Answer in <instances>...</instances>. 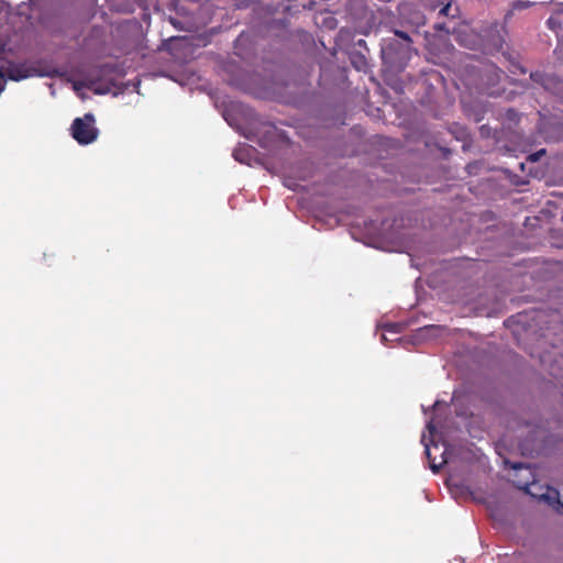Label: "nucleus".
<instances>
[{
  "mask_svg": "<svg viewBox=\"0 0 563 563\" xmlns=\"http://www.w3.org/2000/svg\"><path fill=\"white\" fill-rule=\"evenodd\" d=\"M92 113H86L82 118H76L71 124V136L80 144L88 145L96 141L98 129L95 126Z\"/></svg>",
  "mask_w": 563,
  "mask_h": 563,
  "instance_id": "nucleus-1",
  "label": "nucleus"
},
{
  "mask_svg": "<svg viewBox=\"0 0 563 563\" xmlns=\"http://www.w3.org/2000/svg\"><path fill=\"white\" fill-rule=\"evenodd\" d=\"M548 24H549V25H554V22H552V19H549V20H548Z\"/></svg>",
  "mask_w": 563,
  "mask_h": 563,
  "instance_id": "nucleus-18",
  "label": "nucleus"
},
{
  "mask_svg": "<svg viewBox=\"0 0 563 563\" xmlns=\"http://www.w3.org/2000/svg\"><path fill=\"white\" fill-rule=\"evenodd\" d=\"M431 468L434 473H437L439 471V466H437L435 464L431 463Z\"/></svg>",
  "mask_w": 563,
  "mask_h": 563,
  "instance_id": "nucleus-15",
  "label": "nucleus"
},
{
  "mask_svg": "<svg viewBox=\"0 0 563 563\" xmlns=\"http://www.w3.org/2000/svg\"><path fill=\"white\" fill-rule=\"evenodd\" d=\"M433 27H434L435 31H446V32H449V30L445 29V24L444 23H435Z\"/></svg>",
  "mask_w": 563,
  "mask_h": 563,
  "instance_id": "nucleus-11",
  "label": "nucleus"
},
{
  "mask_svg": "<svg viewBox=\"0 0 563 563\" xmlns=\"http://www.w3.org/2000/svg\"><path fill=\"white\" fill-rule=\"evenodd\" d=\"M540 498H542V499H548V500H549V499H550V496H548V495H545V494H542V495H540Z\"/></svg>",
  "mask_w": 563,
  "mask_h": 563,
  "instance_id": "nucleus-16",
  "label": "nucleus"
},
{
  "mask_svg": "<svg viewBox=\"0 0 563 563\" xmlns=\"http://www.w3.org/2000/svg\"><path fill=\"white\" fill-rule=\"evenodd\" d=\"M548 24H549V25H554V22H552V19H549V20H548Z\"/></svg>",
  "mask_w": 563,
  "mask_h": 563,
  "instance_id": "nucleus-17",
  "label": "nucleus"
},
{
  "mask_svg": "<svg viewBox=\"0 0 563 563\" xmlns=\"http://www.w3.org/2000/svg\"><path fill=\"white\" fill-rule=\"evenodd\" d=\"M486 73H487V81L486 82L488 86L497 85L500 81L501 76L505 75V73L499 67H497L496 65H493V64L487 66Z\"/></svg>",
  "mask_w": 563,
  "mask_h": 563,
  "instance_id": "nucleus-5",
  "label": "nucleus"
},
{
  "mask_svg": "<svg viewBox=\"0 0 563 563\" xmlns=\"http://www.w3.org/2000/svg\"><path fill=\"white\" fill-rule=\"evenodd\" d=\"M3 73L10 80L20 81L33 76L34 69L25 63H9Z\"/></svg>",
  "mask_w": 563,
  "mask_h": 563,
  "instance_id": "nucleus-3",
  "label": "nucleus"
},
{
  "mask_svg": "<svg viewBox=\"0 0 563 563\" xmlns=\"http://www.w3.org/2000/svg\"><path fill=\"white\" fill-rule=\"evenodd\" d=\"M543 154H545V150H543V148H542V150H540V151H538V152H536V153L531 154V155L529 156V159H530L531 162H537V161L540 158V156H541V155H543Z\"/></svg>",
  "mask_w": 563,
  "mask_h": 563,
  "instance_id": "nucleus-10",
  "label": "nucleus"
},
{
  "mask_svg": "<svg viewBox=\"0 0 563 563\" xmlns=\"http://www.w3.org/2000/svg\"><path fill=\"white\" fill-rule=\"evenodd\" d=\"M483 36L482 51L485 54H493L503 49L505 37L498 24H494L485 30Z\"/></svg>",
  "mask_w": 563,
  "mask_h": 563,
  "instance_id": "nucleus-2",
  "label": "nucleus"
},
{
  "mask_svg": "<svg viewBox=\"0 0 563 563\" xmlns=\"http://www.w3.org/2000/svg\"><path fill=\"white\" fill-rule=\"evenodd\" d=\"M518 486H519L520 488L525 489V490H526V493H528V494H531V495H532V493H531V492H530V489H529V483H528V482H526V483H523V484H519Z\"/></svg>",
  "mask_w": 563,
  "mask_h": 563,
  "instance_id": "nucleus-13",
  "label": "nucleus"
},
{
  "mask_svg": "<svg viewBox=\"0 0 563 563\" xmlns=\"http://www.w3.org/2000/svg\"><path fill=\"white\" fill-rule=\"evenodd\" d=\"M531 79L536 82H540L545 88H549L550 78L541 73H531Z\"/></svg>",
  "mask_w": 563,
  "mask_h": 563,
  "instance_id": "nucleus-7",
  "label": "nucleus"
},
{
  "mask_svg": "<svg viewBox=\"0 0 563 563\" xmlns=\"http://www.w3.org/2000/svg\"><path fill=\"white\" fill-rule=\"evenodd\" d=\"M426 453H427L428 457L430 459V452H429L428 448L426 449Z\"/></svg>",
  "mask_w": 563,
  "mask_h": 563,
  "instance_id": "nucleus-20",
  "label": "nucleus"
},
{
  "mask_svg": "<svg viewBox=\"0 0 563 563\" xmlns=\"http://www.w3.org/2000/svg\"><path fill=\"white\" fill-rule=\"evenodd\" d=\"M534 4H536V2L529 1V0H516V1H514L511 3L510 9L505 14V22H508L514 16L515 11L525 10V9H528V8L532 7V5H534Z\"/></svg>",
  "mask_w": 563,
  "mask_h": 563,
  "instance_id": "nucleus-6",
  "label": "nucleus"
},
{
  "mask_svg": "<svg viewBox=\"0 0 563 563\" xmlns=\"http://www.w3.org/2000/svg\"><path fill=\"white\" fill-rule=\"evenodd\" d=\"M4 73L0 69V93L3 91L4 89Z\"/></svg>",
  "mask_w": 563,
  "mask_h": 563,
  "instance_id": "nucleus-12",
  "label": "nucleus"
},
{
  "mask_svg": "<svg viewBox=\"0 0 563 563\" xmlns=\"http://www.w3.org/2000/svg\"><path fill=\"white\" fill-rule=\"evenodd\" d=\"M91 84H92V81H91L90 84H87V85H86V86H87V88H91Z\"/></svg>",
  "mask_w": 563,
  "mask_h": 563,
  "instance_id": "nucleus-21",
  "label": "nucleus"
},
{
  "mask_svg": "<svg viewBox=\"0 0 563 563\" xmlns=\"http://www.w3.org/2000/svg\"><path fill=\"white\" fill-rule=\"evenodd\" d=\"M450 11H451V3H448L440 9L439 15L448 16V15H450Z\"/></svg>",
  "mask_w": 563,
  "mask_h": 563,
  "instance_id": "nucleus-9",
  "label": "nucleus"
},
{
  "mask_svg": "<svg viewBox=\"0 0 563 563\" xmlns=\"http://www.w3.org/2000/svg\"><path fill=\"white\" fill-rule=\"evenodd\" d=\"M456 41L464 47L470 49H481L483 45V36L473 30L464 29L457 32Z\"/></svg>",
  "mask_w": 563,
  "mask_h": 563,
  "instance_id": "nucleus-4",
  "label": "nucleus"
},
{
  "mask_svg": "<svg viewBox=\"0 0 563 563\" xmlns=\"http://www.w3.org/2000/svg\"><path fill=\"white\" fill-rule=\"evenodd\" d=\"M507 115H508L509 119H512L516 115V112L514 110H509L507 112Z\"/></svg>",
  "mask_w": 563,
  "mask_h": 563,
  "instance_id": "nucleus-14",
  "label": "nucleus"
},
{
  "mask_svg": "<svg viewBox=\"0 0 563 563\" xmlns=\"http://www.w3.org/2000/svg\"><path fill=\"white\" fill-rule=\"evenodd\" d=\"M521 467H522V465H521V464H516V465H514V468H521Z\"/></svg>",
  "mask_w": 563,
  "mask_h": 563,
  "instance_id": "nucleus-19",
  "label": "nucleus"
},
{
  "mask_svg": "<svg viewBox=\"0 0 563 563\" xmlns=\"http://www.w3.org/2000/svg\"><path fill=\"white\" fill-rule=\"evenodd\" d=\"M395 35L402 38L404 41L410 43L411 42V38L410 36L408 35V33L404 32V31H399V30H396L395 31Z\"/></svg>",
  "mask_w": 563,
  "mask_h": 563,
  "instance_id": "nucleus-8",
  "label": "nucleus"
}]
</instances>
